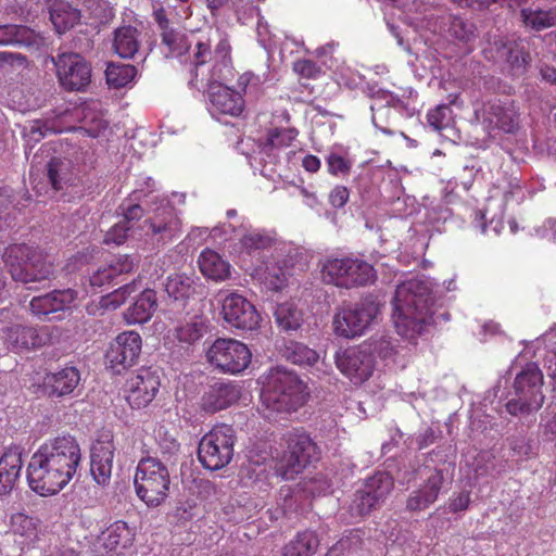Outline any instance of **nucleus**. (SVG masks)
<instances>
[{
    "label": "nucleus",
    "instance_id": "nucleus-60",
    "mask_svg": "<svg viewBox=\"0 0 556 556\" xmlns=\"http://www.w3.org/2000/svg\"><path fill=\"white\" fill-rule=\"evenodd\" d=\"M470 502V492L462 491L448 498L447 510L453 514L465 511L468 509Z\"/></svg>",
    "mask_w": 556,
    "mask_h": 556
},
{
    "label": "nucleus",
    "instance_id": "nucleus-28",
    "mask_svg": "<svg viewBox=\"0 0 556 556\" xmlns=\"http://www.w3.org/2000/svg\"><path fill=\"white\" fill-rule=\"evenodd\" d=\"M77 293L72 289L54 290L45 295L35 296L30 301V311L39 318L65 311L71 307Z\"/></svg>",
    "mask_w": 556,
    "mask_h": 556
},
{
    "label": "nucleus",
    "instance_id": "nucleus-31",
    "mask_svg": "<svg viewBox=\"0 0 556 556\" xmlns=\"http://www.w3.org/2000/svg\"><path fill=\"white\" fill-rule=\"evenodd\" d=\"M150 228L154 235H160L164 240H170L179 232L180 220L168 202L162 201L161 207L150 219Z\"/></svg>",
    "mask_w": 556,
    "mask_h": 556
},
{
    "label": "nucleus",
    "instance_id": "nucleus-47",
    "mask_svg": "<svg viewBox=\"0 0 556 556\" xmlns=\"http://www.w3.org/2000/svg\"><path fill=\"white\" fill-rule=\"evenodd\" d=\"M34 34L26 26L0 25V46L29 45Z\"/></svg>",
    "mask_w": 556,
    "mask_h": 556
},
{
    "label": "nucleus",
    "instance_id": "nucleus-38",
    "mask_svg": "<svg viewBox=\"0 0 556 556\" xmlns=\"http://www.w3.org/2000/svg\"><path fill=\"white\" fill-rule=\"evenodd\" d=\"M50 20L59 34H63L80 20V12L70 3L55 2L50 10Z\"/></svg>",
    "mask_w": 556,
    "mask_h": 556
},
{
    "label": "nucleus",
    "instance_id": "nucleus-11",
    "mask_svg": "<svg viewBox=\"0 0 556 556\" xmlns=\"http://www.w3.org/2000/svg\"><path fill=\"white\" fill-rule=\"evenodd\" d=\"M235 430L227 425L214 427L200 441L198 457L210 470L227 466L233 456Z\"/></svg>",
    "mask_w": 556,
    "mask_h": 556
},
{
    "label": "nucleus",
    "instance_id": "nucleus-2",
    "mask_svg": "<svg viewBox=\"0 0 556 556\" xmlns=\"http://www.w3.org/2000/svg\"><path fill=\"white\" fill-rule=\"evenodd\" d=\"M80 459V447L71 435L45 442L31 455L27 465L29 488L40 496L58 494L74 478Z\"/></svg>",
    "mask_w": 556,
    "mask_h": 556
},
{
    "label": "nucleus",
    "instance_id": "nucleus-19",
    "mask_svg": "<svg viewBox=\"0 0 556 556\" xmlns=\"http://www.w3.org/2000/svg\"><path fill=\"white\" fill-rule=\"evenodd\" d=\"M222 314L229 326L238 329L253 330L261 320L255 306L237 292H231L223 299Z\"/></svg>",
    "mask_w": 556,
    "mask_h": 556
},
{
    "label": "nucleus",
    "instance_id": "nucleus-30",
    "mask_svg": "<svg viewBox=\"0 0 556 556\" xmlns=\"http://www.w3.org/2000/svg\"><path fill=\"white\" fill-rule=\"evenodd\" d=\"M245 270L257 279L266 289L279 291L287 286L289 271L278 264L265 263L262 265L247 264Z\"/></svg>",
    "mask_w": 556,
    "mask_h": 556
},
{
    "label": "nucleus",
    "instance_id": "nucleus-40",
    "mask_svg": "<svg viewBox=\"0 0 556 556\" xmlns=\"http://www.w3.org/2000/svg\"><path fill=\"white\" fill-rule=\"evenodd\" d=\"M440 30L447 33L451 37L464 43H468L475 38L473 24L459 16H442Z\"/></svg>",
    "mask_w": 556,
    "mask_h": 556
},
{
    "label": "nucleus",
    "instance_id": "nucleus-14",
    "mask_svg": "<svg viewBox=\"0 0 556 556\" xmlns=\"http://www.w3.org/2000/svg\"><path fill=\"white\" fill-rule=\"evenodd\" d=\"M59 334V328L52 326L33 328L14 324L0 329V337L4 339L8 348L15 352L51 344Z\"/></svg>",
    "mask_w": 556,
    "mask_h": 556
},
{
    "label": "nucleus",
    "instance_id": "nucleus-13",
    "mask_svg": "<svg viewBox=\"0 0 556 556\" xmlns=\"http://www.w3.org/2000/svg\"><path fill=\"white\" fill-rule=\"evenodd\" d=\"M211 365L228 374H239L251 363L249 348L235 339H216L206 352Z\"/></svg>",
    "mask_w": 556,
    "mask_h": 556
},
{
    "label": "nucleus",
    "instance_id": "nucleus-63",
    "mask_svg": "<svg viewBox=\"0 0 556 556\" xmlns=\"http://www.w3.org/2000/svg\"><path fill=\"white\" fill-rule=\"evenodd\" d=\"M293 70L305 78H316L320 73V67L311 60H299L293 64Z\"/></svg>",
    "mask_w": 556,
    "mask_h": 556
},
{
    "label": "nucleus",
    "instance_id": "nucleus-23",
    "mask_svg": "<svg viewBox=\"0 0 556 556\" xmlns=\"http://www.w3.org/2000/svg\"><path fill=\"white\" fill-rule=\"evenodd\" d=\"M115 446L109 433L101 434L91 446L90 473L99 485L111 480Z\"/></svg>",
    "mask_w": 556,
    "mask_h": 556
},
{
    "label": "nucleus",
    "instance_id": "nucleus-15",
    "mask_svg": "<svg viewBox=\"0 0 556 556\" xmlns=\"http://www.w3.org/2000/svg\"><path fill=\"white\" fill-rule=\"evenodd\" d=\"M337 368L354 384L368 380L375 368L371 351L366 345L350 346L334 355Z\"/></svg>",
    "mask_w": 556,
    "mask_h": 556
},
{
    "label": "nucleus",
    "instance_id": "nucleus-48",
    "mask_svg": "<svg viewBox=\"0 0 556 556\" xmlns=\"http://www.w3.org/2000/svg\"><path fill=\"white\" fill-rule=\"evenodd\" d=\"M275 318L278 326L286 331L296 330L302 323L301 312L288 302L277 306Z\"/></svg>",
    "mask_w": 556,
    "mask_h": 556
},
{
    "label": "nucleus",
    "instance_id": "nucleus-9",
    "mask_svg": "<svg viewBox=\"0 0 556 556\" xmlns=\"http://www.w3.org/2000/svg\"><path fill=\"white\" fill-rule=\"evenodd\" d=\"M287 451L276 459L275 471L285 480L293 479L307 465L318 460L319 450L311 437L300 429L286 435Z\"/></svg>",
    "mask_w": 556,
    "mask_h": 556
},
{
    "label": "nucleus",
    "instance_id": "nucleus-45",
    "mask_svg": "<svg viewBox=\"0 0 556 556\" xmlns=\"http://www.w3.org/2000/svg\"><path fill=\"white\" fill-rule=\"evenodd\" d=\"M104 265L116 285L124 281L125 275L134 271L138 265V260L130 255L119 254L113 256L111 260L105 262Z\"/></svg>",
    "mask_w": 556,
    "mask_h": 556
},
{
    "label": "nucleus",
    "instance_id": "nucleus-33",
    "mask_svg": "<svg viewBox=\"0 0 556 556\" xmlns=\"http://www.w3.org/2000/svg\"><path fill=\"white\" fill-rule=\"evenodd\" d=\"M80 381V374L75 367H65L61 370L47 375L45 384L50 393L63 396L72 393Z\"/></svg>",
    "mask_w": 556,
    "mask_h": 556
},
{
    "label": "nucleus",
    "instance_id": "nucleus-39",
    "mask_svg": "<svg viewBox=\"0 0 556 556\" xmlns=\"http://www.w3.org/2000/svg\"><path fill=\"white\" fill-rule=\"evenodd\" d=\"M318 545L319 540L315 532L305 530L299 532L296 536L283 547V556H313Z\"/></svg>",
    "mask_w": 556,
    "mask_h": 556
},
{
    "label": "nucleus",
    "instance_id": "nucleus-8",
    "mask_svg": "<svg viewBox=\"0 0 556 556\" xmlns=\"http://www.w3.org/2000/svg\"><path fill=\"white\" fill-rule=\"evenodd\" d=\"M543 374L535 363L527 364L514 381L515 396L506 404L513 416H527L538 412L544 403Z\"/></svg>",
    "mask_w": 556,
    "mask_h": 556
},
{
    "label": "nucleus",
    "instance_id": "nucleus-54",
    "mask_svg": "<svg viewBox=\"0 0 556 556\" xmlns=\"http://www.w3.org/2000/svg\"><path fill=\"white\" fill-rule=\"evenodd\" d=\"M52 128L46 121H31L23 128V137L28 146L38 143Z\"/></svg>",
    "mask_w": 556,
    "mask_h": 556
},
{
    "label": "nucleus",
    "instance_id": "nucleus-49",
    "mask_svg": "<svg viewBox=\"0 0 556 556\" xmlns=\"http://www.w3.org/2000/svg\"><path fill=\"white\" fill-rule=\"evenodd\" d=\"M328 173L337 178H345L350 175L353 161L348 153L330 151L326 157Z\"/></svg>",
    "mask_w": 556,
    "mask_h": 556
},
{
    "label": "nucleus",
    "instance_id": "nucleus-62",
    "mask_svg": "<svg viewBox=\"0 0 556 556\" xmlns=\"http://www.w3.org/2000/svg\"><path fill=\"white\" fill-rule=\"evenodd\" d=\"M119 210L124 216L125 224L128 226L130 222L139 220L143 216V210L140 204L131 203L130 201H124Z\"/></svg>",
    "mask_w": 556,
    "mask_h": 556
},
{
    "label": "nucleus",
    "instance_id": "nucleus-55",
    "mask_svg": "<svg viewBox=\"0 0 556 556\" xmlns=\"http://www.w3.org/2000/svg\"><path fill=\"white\" fill-rule=\"evenodd\" d=\"M451 109L446 104H440L430 110L427 114L429 125L437 131L447 127L451 117Z\"/></svg>",
    "mask_w": 556,
    "mask_h": 556
},
{
    "label": "nucleus",
    "instance_id": "nucleus-35",
    "mask_svg": "<svg viewBox=\"0 0 556 556\" xmlns=\"http://www.w3.org/2000/svg\"><path fill=\"white\" fill-rule=\"evenodd\" d=\"M298 134V130L292 127L270 129L264 140L260 142V153L274 161L276 159L275 152L290 147Z\"/></svg>",
    "mask_w": 556,
    "mask_h": 556
},
{
    "label": "nucleus",
    "instance_id": "nucleus-24",
    "mask_svg": "<svg viewBox=\"0 0 556 556\" xmlns=\"http://www.w3.org/2000/svg\"><path fill=\"white\" fill-rule=\"evenodd\" d=\"M370 90L372 98V104L370 105L372 124L382 132L393 135L394 130L391 128L390 123L392 110L402 113L405 109L403 101L391 91L380 88H371Z\"/></svg>",
    "mask_w": 556,
    "mask_h": 556
},
{
    "label": "nucleus",
    "instance_id": "nucleus-3",
    "mask_svg": "<svg viewBox=\"0 0 556 556\" xmlns=\"http://www.w3.org/2000/svg\"><path fill=\"white\" fill-rule=\"evenodd\" d=\"M392 319L397 333L413 339L420 334L432 317L431 283L412 278L396 287L392 301Z\"/></svg>",
    "mask_w": 556,
    "mask_h": 556
},
{
    "label": "nucleus",
    "instance_id": "nucleus-10",
    "mask_svg": "<svg viewBox=\"0 0 556 556\" xmlns=\"http://www.w3.org/2000/svg\"><path fill=\"white\" fill-rule=\"evenodd\" d=\"M379 312V304L371 299H364L356 304L342 306L332 317V331L334 336L343 339L361 337Z\"/></svg>",
    "mask_w": 556,
    "mask_h": 556
},
{
    "label": "nucleus",
    "instance_id": "nucleus-37",
    "mask_svg": "<svg viewBox=\"0 0 556 556\" xmlns=\"http://www.w3.org/2000/svg\"><path fill=\"white\" fill-rule=\"evenodd\" d=\"M113 48L123 59L134 58L139 49V31L132 26H123L114 31Z\"/></svg>",
    "mask_w": 556,
    "mask_h": 556
},
{
    "label": "nucleus",
    "instance_id": "nucleus-17",
    "mask_svg": "<svg viewBox=\"0 0 556 556\" xmlns=\"http://www.w3.org/2000/svg\"><path fill=\"white\" fill-rule=\"evenodd\" d=\"M231 64V62L229 63ZM230 73V65L224 71V76L212 81H198L195 89L208 87L210 112L213 116L230 115L240 116L244 110V100L241 93L222 85L219 81L226 79Z\"/></svg>",
    "mask_w": 556,
    "mask_h": 556
},
{
    "label": "nucleus",
    "instance_id": "nucleus-26",
    "mask_svg": "<svg viewBox=\"0 0 556 556\" xmlns=\"http://www.w3.org/2000/svg\"><path fill=\"white\" fill-rule=\"evenodd\" d=\"M444 481L443 470L434 469L424 483L410 492L406 501L408 511H420L432 505L439 496Z\"/></svg>",
    "mask_w": 556,
    "mask_h": 556
},
{
    "label": "nucleus",
    "instance_id": "nucleus-27",
    "mask_svg": "<svg viewBox=\"0 0 556 556\" xmlns=\"http://www.w3.org/2000/svg\"><path fill=\"white\" fill-rule=\"evenodd\" d=\"M135 534L132 528L125 521L118 520L101 532L98 543L106 553L121 555L132 546Z\"/></svg>",
    "mask_w": 556,
    "mask_h": 556
},
{
    "label": "nucleus",
    "instance_id": "nucleus-41",
    "mask_svg": "<svg viewBox=\"0 0 556 556\" xmlns=\"http://www.w3.org/2000/svg\"><path fill=\"white\" fill-rule=\"evenodd\" d=\"M393 478L386 471H378L367 478L362 488L381 505L393 490Z\"/></svg>",
    "mask_w": 556,
    "mask_h": 556
},
{
    "label": "nucleus",
    "instance_id": "nucleus-61",
    "mask_svg": "<svg viewBox=\"0 0 556 556\" xmlns=\"http://www.w3.org/2000/svg\"><path fill=\"white\" fill-rule=\"evenodd\" d=\"M106 266L102 264L89 277V283L92 288H102L104 286L115 285Z\"/></svg>",
    "mask_w": 556,
    "mask_h": 556
},
{
    "label": "nucleus",
    "instance_id": "nucleus-18",
    "mask_svg": "<svg viewBox=\"0 0 556 556\" xmlns=\"http://www.w3.org/2000/svg\"><path fill=\"white\" fill-rule=\"evenodd\" d=\"M142 348V340L136 331H124L119 333L105 354L110 368L115 374L131 367L137 362Z\"/></svg>",
    "mask_w": 556,
    "mask_h": 556
},
{
    "label": "nucleus",
    "instance_id": "nucleus-5",
    "mask_svg": "<svg viewBox=\"0 0 556 556\" xmlns=\"http://www.w3.org/2000/svg\"><path fill=\"white\" fill-rule=\"evenodd\" d=\"M3 261L15 281L29 283L53 276V264L38 247L14 243L3 252Z\"/></svg>",
    "mask_w": 556,
    "mask_h": 556
},
{
    "label": "nucleus",
    "instance_id": "nucleus-7",
    "mask_svg": "<svg viewBox=\"0 0 556 556\" xmlns=\"http://www.w3.org/2000/svg\"><path fill=\"white\" fill-rule=\"evenodd\" d=\"M320 271L324 282L345 289L363 287L376 279V271L369 263L352 256H329L321 263Z\"/></svg>",
    "mask_w": 556,
    "mask_h": 556
},
{
    "label": "nucleus",
    "instance_id": "nucleus-58",
    "mask_svg": "<svg viewBox=\"0 0 556 556\" xmlns=\"http://www.w3.org/2000/svg\"><path fill=\"white\" fill-rule=\"evenodd\" d=\"M65 167V163L55 157L52 159L47 165V177L54 190H60L63 187V178L61 174Z\"/></svg>",
    "mask_w": 556,
    "mask_h": 556
},
{
    "label": "nucleus",
    "instance_id": "nucleus-29",
    "mask_svg": "<svg viewBox=\"0 0 556 556\" xmlns=\"http://www.w3.org/2000/svg\"><path fill=\"white\" fill-rule=\"evenodd\" d=\"M23 448L17 445L8 447L0 457V495L9 494L21 476Z\"/></svg>",
    "mask_w": 556,
    "mask_h": 556
},
{
    "label": "nucleus",
    "instance_id": "nucleus-59",
    "mask_svg": "<svg viewBox=\"0 0 556 556\" xmlns=\"http://www.w3.org/2000/svg\"><path fill=\"white\" fill-rule=\"evenodd\" d=\"M130 227L125 224V222H121L114 225L105 235L104 243L106 244H115L119 245L124 243L128 237V231Z\"/></svg>",
    "mask_w": 556,
    "mask_h": 556
},
{
    "label": "nucleus",
    "instance_id": "nucleus-50",
    "mask_svg": "<svg viewBox=\"0 0 556 556\" xmlns=\"http://www.w3.org/2000/svg\"><path fill=\"white\" fill-rule=\"evenodd\" d=\"M380 504L363 488L358 489L354 494V498L350 504V511L353 517H363L371 510L378 508Z\"/></svg>",
    "mask_w": 556,
    "mask_h": 556
},
{
    "label": "nucleus",
    "instance_id": "nucleus-44",
    "mask_svg": "<svg viewBox=\"0 0 556 556\" xmlns=\"http://www.w3.org/2000/svg\"><path fill=\"white\" fill-rule=\"evenodd\" d=\"M285 356L293 364L313 366L319 361V354L307 345L291 341L286 346Z\"/></svg>",
    "mask_w": 556,
    "mask_h": 556
},
{
    "label": "nucleus",
    "instance_id": "nucleus-32",
    "mask_svg": "<svg viewBox=\"0 0 556 556\" xmlns=\"http://www.w3.org/2000/svg\"><path fill=\"white\" fill-rule=\"evenodd\" d=\"M157 307L155 291L143 290L135 303L125 312L124 317L127 324H144L151 319Z\"/></svg>",
    "mask_w": 556,
    "mask_h": 556
},
{
    "label": "nucleus",
    "instance_id": "nucleus-4",
    "mask_svg": "<svg viewBox=\"0 0 556 556\" xmlns=\"http://www.w3.org/2000/svg\"><path fill=\"white\" fill-rule=\"evenodd\" d=\"M308 393L303 381L292 371L276 368L270 371L268 384L262 392V405L266 418L274 413H291L298 410L306 401Z\"/></svg>",
    "mask_w": 556,
    "mask_h": 556
},
{
    "label": "nucleus",
    "instance_id": "nucleus-22",
    "mask_svg": "<svg viewBox=\"0 0 556 556\" xmlns=\"http://www.w3.org/2000/svg\"><path fill=\"white\" fill-rule=\"evenodd\" d=\"M483 124L489 129H497L507 134L519 128V112L513 100H492L484 104Z\"/></svg>",
    "mask_w": 556,
    "mask_h": 556
},
{
    "label": "nucleus",
    "instance_id": "nucleus-56",
    "mask_svg": "<svg viewBox=\"0 0 556 556\" xmlns=\"http://www.w3.org/2000/svg\"><path fill=\"white\" fill-rule=\"evenodd\" d=\"M231 225H223L222 227L216 226L212 230H208V228H193L189 235L188 238L191 241H194L195 243H201L202 240H204L206 237L212 236L214 238H223L227 240L229 237V229Z\"/></svg>",
    "mask_w": 556,
    "mask_h": 556
},
{
    "label": "nucleus",
    "instance_id": "nucleus-64",
    "mask_svg": "<svg viewBox=\"0 0 556 556\" xmlns=\"http://www.w3.org/2000/svg\"><path fill=\"white\" fill-rule=\"evenodd\" d=\"M349 197V189L344 186L338 185L329 193V203L334 208H341L348 203Z\"/></svg>",
    "mask_w": 556,
    "mask_h": 556
},
{
    "label": "nucleus",
    "instance_id": "nucleus-42",
    "mask_svg": "<svg viewBox=\"0 0 556 556\" xmlns=\"http://www.w3.org/2000/svg\"><path fill=\"white\" fill-rule=\"evenodd\" d=\"M521 16L527 27L540 31L556 25V7L549 10L522 9Z\"/></svg>",
    "mask_w": 556,
    "mask_h": 556
},
{
    "label": "nucleus",
    "instance_id": "nucleus-46",
    "mask_svg": "<svg viewBox=\"0 0 556 556\" xmlns=\"http://www.w3.org/2000/svg\"><path fill=\"white\" fill-rule=\"evenodd\" d=\"M207 326L201 318H195L186 324L179 325L175 329L176 338L180 343L188 345L194 344L206 333Z\"/></svg>",
    "mask_w": 556,
    "mask_h": 556
},
{
    "label": "nucleus",
    "instance_id": "nucleus-25",
    "mask_svg": "<svg viewBox=\"0 0 556 556\" xmlns=\"http://www.w3.org/2000/svg\"><path fill=\"white\" fill-rule=\"evenodd\" d=\"M241 395L240 386L233 381H217L208 387L202 396V408L216 413L235 404Z\"/></svg>",
    "mask_w": 556,
    "mask_h": 556
},
{
    "label": "nucleus",
    "instance_id": "nucleus-12",
    "mask_svg": "<svg viewBox=\"0 0 556 556\" xmlns=\"http://www.w3.org/2000/svg\"><path fill=\"white\" fill-rule=\"evenodd\" d=\"M59 85L66 91L84 92L91 83V64L79 53L61 52L51 58Z\"/></svg>",
    "mask_w": 556,
    "mask_h": 556
},
{
    "label": "nucleus",
    "instance_id": "nucleus-57",
    "mask_svg": "<svg viewBox=\"0 0 556 556\" xmlns=\"http://www.w3.org/2000/svg\"><path fill=\"white\" fill-rule=\"evenodd\" d=\"M363 345H366L367 348L370 349L372 356L375 353L383 359L389 358L394 351V345L392 343L391 338L389 337H380L379 339H372L369 343H364Z\"/></svg>",
    "mask_w": 556,
    "mask_h": 556
},
{
    "label": "nucleus",
    "instance_id": "nucleus-52",
    "mask_svg": "<svg viewBox=\"0 0 556 556\" xmlns=\"http://www.w3.org/2000/svg\"><path fill=\"white\" fill-rule=\"evenodd\" d=\"M228 2H231L238 15V20L242 23H245L247 20L252 17L255 8L251 0H207V7L213 12Z\"/></svg>",
    "mask_w": 556,
    "mask_h": 556
},
{
    "label": "nucleus",
    "instance_id": "nucleus-1",
    "mask_svg": "<svg viewBox=\"0 0 556 556\" xmlns=\"http://www.w3.org/2000/svg\"><path fill=\"white\" fill-rule=\"evenodd\" d=\"M161 37L167 55L184 64L190 87H198V81L222 78L228 68L231 47L226 38L220 39L213 51L210 39L197 33L172 28L161 33Z\"/></svg>",
    "mask_w": 556,
    "mask_h": 556
},
{
    "label": "nucleus",
    "instance_id": "nucleus-53",
    "mask_svg": "<svg viewBox=\"0 0 556 556\" xmlns=\"http://www.w3.org/2000/svg\"><path fill=\"white\" fill-rule=\"evenodd\" d=\"M11 529L14 534H18L29 540L36 536L37 531L35 520L22 513L14 514L11 517Z\"/></svg>",
    "mask_w": 556,
    "mask_h": 556
},
{
    "label": "nucleus",
    "instance_id": "nucleus-20",
    "mask_svg": "<svg viewBox=\"0 0 556 556\" xmlns=\"http://www.w3.org/2000/svg\"><path fill=\"white\" fill-rule=\"evenodd\" d=\"M160 378L151 368H140L125 383V396L132 408L147 406L155 397L160 388Z\"/></svg>",
    "mask_w": 556,
    "mask_h": 556
},
{
    "label": "nucleus",
    "instance_id": "nucleus-21",
    "mask_svg": "<svg viewBox=\"0 0 556 556\" xmlns=\"http://www.w3.org/2000/svg\"><path fill=\"white\" fill-rule=\"evenodd\" d=\"M228 231L229 235L237 232V236L239 237V257L244 263L242 265L244 267L247 264L252 263V261H249L248 257H255L258 261L261 254L264 251L270 249L275 242L274 232L265 229L253 228L251 226H247L244 223H241L238 229L231 226ZM229 237L231 238V236Z\"/></svg>",
    "mask_w": 556,
    "mask_h": 556
},
{
    "label": "nucleus",
    "instance_id": "nucleus-51",
    "mask_svg": "<svg viewBox=\"0 0 556 556\" xmlns=\"http://www.w3.org/2000/svg\"><path fill=\"white\" fill-rule=\"evenodd\" d=\"M361 538L357 531H351L341 538L328 552V556H352L361 546Z\"/></svg>",
    "mask_w": 556,
    "mask_h": 556
},
{
    "label": "nucleus",
    "instance_id": "nucleus-6",
    "mask_svg": "<svg viewBox=\"0 0 556 556\" xmlns=\"http://www.w3.org/2000/svg\"><path fill=\"white\" fill-rule=\"evenodd\" d=\"M134 483L138 497L147 506L157 507L168 496L169 471L160 459L143 457L137 465Z\"/></svg>",
    "mask_w": 556,
    "mask_h": 556
},
{
    "label": "nucleus",
    "instance_id": "nucleus-43",
    "mask_svg": "<svg viewBox=\"0 0 556 556\" xmlns=\"http://www.w3.org/2000/svg\"><path fill=\"white\" fill-rule=\"evenodd\" d=\"M137 76V68L131 64L110 63L105 71L106 83L112 88L131 85Z\"/></svg>",
    "mask_w": 556,
    "mask_h": 556
},
{
    "label": "nucleus",
    "instance_id": "nucleus-16",
    "mask_svg": "<svg viewBox=\"0 0 556 556\" xmlns=\"http://www.w3.org/2000/svg\"><path fill=\"white\" fill-rule=\"evenodd\" d=\"M483 54L485 59L495 63L508 64L514 75L522 74L530 61L523 41L513 37H495L483 48Z\"/></svg>",
    "mask_w": 556,
    "mask_h": 556
},
{
    "label": "nucleus",
    "instance_id": "nucleus-34",
    "mask_svg": "<svg viewBox=\"0 0 556 556\" xmlns=\"http://www.w3.org/2000/svg\"><path fill=\"white\" fill-rule=\"evenodd\" d=\"M198 263L201 273L212 280L224 281L230 277V264L213 250H204Z\"/></svg>",
    "mask_w": 556,
    "mask_h": 556
},
{
    "label": "nucleus",
    "instance_id": "nucleus-36",
    "mask_svg": "<svg viewBox=\"0 0 556 556\" xmlns=\"http://www.w3.org/2000/svg\"><path fill=\"white\" fill-rule=\"evenodd\" d=\"M198 287L200 286L195 283L192 277L185 274H174L167 277L165 291L174 301L185 303L197 293Z\"/></svg>",
    "mask_w": 556,
    "mask_h": 556
}]
</instances>
